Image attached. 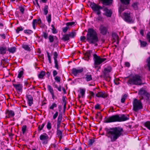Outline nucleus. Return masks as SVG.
Instances as JSON below:
<instances>
[{"mask_svg": "<svg viewBox=\"0 0 150 150\" xmlns=\"http://www.w3.org/2000/svg\"><path fill=\"white\" fill-rule=\"evenodd\" d=\"M75 23L74 22H71L67 23L66 24L67 26L66 27L63 28H62L63 32L64 33H66L69 29L70 28L71 26L74 25Z\"/></svg>", "mask_w": 150, "mask_h": 150, "instance_id": "10", "label": "nucleus"}, {"mask_svg": "<svg viewBox=\"0 0 150 150\" xmlns=\"http://www.w3.org/2000/svg\"><path fill=\"white\" fill-rule=\"evenodd\" d=\"M96 96L98 97L105 98L107 97V95L105 92H99L96 94Z\"/></svg>", "mask_w": 150, "mask_h": 150, "instance_id": "21", "label": "nucleus"}, {"mask_svg": "<svg viewBox=\"0 0 150 150\" xmlns=\"http://www.w3.org/2000/svg\"><path fill=\"white\" fill-rule=\"evenodd\" d=\"M54 80L57 82H59L60 81V78L58 76H56L55 77Z\"/></svg>", "mask_w": 150, "mask_h": 150, "instance_id": "54", "label": "nucleus"}, {"mask_svg": "<svg viewBox=\"0 0 150 150\" xmlns=\"http://www.w3.org/2000/svg\"><path fill=\"white\" fill-rule=\"evenodd\" d=\"M138 3H135L132 4V6L135 10H137L138 9Z\"/></svg>", "mask_w": 150, "mask_h": 150, "instance_id": "46", "label": "nucleus"}, {"mask_svg": "<svg viewBox=\"0 0 150 150\" xmlns=\"http://www.w3.org/2000/svg\"><path fill=\"white\" fill-rule=\"evenodd\" d=\"M57 106V104L55 103H53L49 107V108L50 109L53 110L54 108H56Z\"/></svg>", "mask_w": 150, "mask_h": 150, "instance_id": "35", "label": "nucleus"}, {"mask_svg": "<svg viewBox=\"0 0 150 150\" xmlns=\"http://www.w3.org/2000/svg\"><path fill=\"white\" fill-rule=\"evenodd\" d=\"M85 93V90L83 89H80V93L81 95V96L83 97Z\"/></svg>", "mask_w": 150, "mask_h": 150, "instance_id": "48", "label": "nucleus"}, {"mask_svg": "<svg viewBox=\"0 0 150 150\" xmlns=\"http://www.w3.org/2000/svg\"><path fill=\"white\" fill-rule=\"evenodd\" d=\"M140 42L141 45V46L143 47H145L147 45V43L146 42L142 41L141 40H140Z\"/></svg>", "mask_w": 150, "mask_h": 150, "instance_id": "43", "label": "nucleus"}, {"mask_svg": "<svg viewBox=\"0 0 150 150\" xmlns=\"http://www.w3.org/2000/svg\"><path fill=\"white\" fill-rule=\"evenodd\" d=\"M103 2V4L105 5H108L111 4L112 0H100Z\"/></svg>", "mask_w": 150, "mask_h": 150, "instance_id": "25", "label": "nucleus"}, {"mask_svg": "<svg viewBox=\"0 0 150 150\" xmlns=\"http://www.w3.org/2000/svg\"><path fill=\"white\" fill-rule=\"evenodd\" d=\"M13 86L18 91H20L22 90V86L21 84H14Z\"/></svg>", "mask_w": 150, "mask_h": 150, "instance_id": "23", "label": "nucleus"}, {"mask_svg": "<svg viewBox=\"0 0 150 150\" xmlns=\"http://www.w3.org/2000/svg\"><path fill=\"white\" fill-rule=\"evenodd\" d=\"M49 39L50 42H52L54 41V36L53 35H50L49 37Z\"/></svg>", "mask_w": 150, "mask_h": 150, "instance_id": "47", "label": "nucleus"}, {"mask_svg": "<svg viewBox=\"0 0 150 150\" xmlns=\"http://www.w3.org/2000/svg\"><path fill=\"white\" fill-rule=\"evenodd\" d=\"M26 129V127L25 126H23L22 129V131L23 134H24L25 132Z\"/></svg>", "mask_w": 150, "mask_h": 150, "instance_id": "56", "label": "nucleus"}, {"mask_svg": "<svg viewBox=\"0 0 150 150\" xmlns=\"http://www.w3.org/2000/svg\"><path fill=\"white\" fill-rule=\"evenodd\" d=\"M112 38L115 40H118V36L116 33H114L112 34Z\"/></svg>", "mask_w": 150, "mask_h": 150, "instance_id": "32", "label": "nucleus"}, {"mask_svg": "<svg viewBox=\"0 0 150 150\" xmlns=\"http://www.w3.org/2000/svg\"><path fill=\"white\" fill-rule=\"evenodd\" d=\"M139 94L140 95V96L142 97L141 99H142L143 98L144 96H147V93L145 90L141 88L139 92Z\"/></svg>", "mask_w": 150, "mask_h": 150, "instance_id": "17", "label": "nucleus"}, {"mask_svg": "<svg viewBox=\"0 0 150 150\" xmlns=\"http://www.w3.org/2000/svg\"><path fill=\"white\" fill-rule=\"evenodd\" d=\"M124 16H125V21L127 22L132 23L133 21L132 20L130 14L126 13H124Z\"/></svg>", "mask_w": 150, "mask_h": 150, "instance_id": "12", "label": "nucleus"}, {"mask_svg": "<svg viewBox=\"0 0 150 150\" xmlns=\"http://www.w3.org/2000/svg\"><path fill=\"white\" fill-rule=\"evenodd\" d=\"M83 71V68H82L79 69H77L74 68L72 70V73L74 76H76L77 75L82 72Z\"/></svg>", "mask_w": 150, "mask_h": 150, "instance_id": "11", "label": "nucleus"}, {"mask_svg": "<svg viewBox=\"0 0 150 150\" xmlns=\"http://www.w3.org/2000/svg\"><path fill=\"white\" fill-rule=\"evenodd\" d=\"M62 115L61 114H59L57 119V129L59 130L60 127L61 123L62 120Z\"/></svg>", "mask_w": 150, "mask_h": 150, "instance_id": "18", "label": "nucleus"}, {"mask_svg": "<svg viewBox=\"0 0 150 150\" xmlns=\"http://www.w3.org/2000/svg\"><path fill=\"white\" fill-rule=\"evenodd\" d=\"M127 95L126 94H124L122 97V99H121V102L122 103H124L125 100V99L127 98Z\"/></svg>", "mask_w": 150, "mask_h": 150, "instance_id": "38", "label": "nucleus"}, {"mask_svg": "<svg viewBox=\"0 0 150 150\" xmlns=\"http://www.w3.org/2000/svg\"><path fill=\"white\" fill-rule=\"evenodd\" d=\"M51 27H52V30L53 33L55 34L57 33V31L56 29L55 28L54 25H51Z\"/></svg>", "mask_w": 150, "mask_h": 150, "instance_id": "41", "label": "nucleus"}, {"mask_svg": "<svg viewBox=\"0 0 150 150\" xmlns=\"http://www.w3.org/2000/svg\"><path fill=\"white\" fill-rule=\"evenodd\" d=\"M94 64L96 65H99L106 60V58H102L96 54H93Z\"/></svg>", "mask_w": 150, "mask_h": 150, "instance_id": "8", "label": "nucleus"}, {"mask_svg": "<svg viewBox=\"0 0 150 150\" xmlns=\"http://www.w3.org/2000/svg\"><path fill=\"white\" fill-rule=\"evenodd\" d=\"M45 124V123H43L42 124V125L41 126H40V125L39 126L38 128V130L39 131L41 130L43 128Z\"/></svg>", "mask_w": 150, "mask_h": 150, "instance_id": "50", "label": "nucleus"}, {"mask_svg": "<svg viewBox=\"0 0 150 150\" xmlns=\"http://www.w3.org/2000/svg\"><path fill=\"white\" fill-rule=\"evenodd\" d=\"M120 1L123 4L121 6L120 8L119 11L120 13L122 12L125 9L127 8V6H125L124 5H126L128 4L129 3L130 0H120Z\"/></svg>", "mask_w": 150, "mask_h": 150, "instance_id": "9", "label": "nucleus"}, {"mask_svg": "<svg viewBox=\"0 0 150 150\" xmlns=\"http://www.w3.org/2000/svg\"><path fill=\"white\" fill-rule=\"evenodd\" d=\"M26 97L28 100L29 105V106H30L33 103V97L32 96L30 95H27Z\"/></svg>", "mask_w": 150, "mask_h": 150, "instance_id": "20", "label": "nucleus"}, {"mask_svg": "<svg viewBox=\"0 0 150 150\" xmlns=\"http://www.w3.org/2000/svg\"><path fill=\"white\" fill-rule=\"evenodd\" d=\"M112 70V68L110 66H108L105 68L103 71L104 78L108 81L110 80V77L109 76V73Z\"/></svg>", "mask_w": 150, "mask_h": 150, "instance_id": "6", "label": "nucleus"}, {"mask_svg": "<svg viewBox=\"0 0 150 150\" xmlns=\"http://www.w3.org/2000/svg\"><path fill=\"white\" fill-rule=\"evenodd\" d=\"M8 50L10 52L13 53L15 52L16 48L15 47H12L10 48H8Z\"/></svg>", "mask_w": 150, "mask_h": 150, "instance_id": "34", "label": "nucleus"}, {"mask_svg": "<svg viewBox=\"0 0 150 150\" xmlns=\"http://www.w3.org/2000/svg\"><path fill=\"white\" fill-rule=\"evenodd\" d=\"M128 115L126 116L124 115H122L120 116L118 115H114L105 118L104 121L106 123L123 121L128 120Z\"/></svg>", "mask_w": 150, "mask_h": 150, "instance_id": "2", "label": "nucleus"}, {"mask_svg": "<svg viewBox=\"0 0 150 150\" xmlns=\"http://www.w3.org/2000/svg\"><path fill=\"white\" fill-rule=\"evenodd\" d=\"M83 79H84L87 82L92 80V75L90 73H87L83 77Z\"/></svg>", "mask_w": 150, "mask_h": 150, "instance_id": "14", "label": "nucleus"}, {"mask_svg": "<svg viewBox=\"0 0 150 150\" xmlns=\"http://www.w3.org/2000/svg\"><path fill=\"white\" fill-rule=\"evenodd\" d=\"M6 113L7 115L6 117L8 116V117H13L14 115V112L11 110H7L6 111Z\"/></svg>", "mask_w": 150, "mask_h": 150, "instance_id": "22", "label": "nucleus"}, {"mask_svg": "<svg viewBox=\"0 0 150 150\" xmlns=\"http://www.w3.org/2000/svg\"><path fill=\"white\" fill-rule=\"evenodd\" d=\"M22 47L25 50L30 51L31 50L30 47L28 45L23 44L22 45Z\"/></svg>", "mask_w": 150, "mask_h": 150, "instance_id": "26", "label": "nucleus"}, {"mask_svg": "<svg viewBox=\"0 0 150 150\" xmlns=\"http://www.w3.org/2000/svg\"><path fill=\"white\" fill-rule=\"evenodd\" d=\"M45 75V72L43 71H42L40 72L39 74H38V77L39 78L42 79Z\"/></svg>", "mask_w": 150, "mask_h": 150, "instance_id": "33", "label": "nucleus"}, {"mask_svg": "<svg viewBox=\"0 0 150 150\" xmlns=\"http://www.w3.org/2000/svg\"><path fill=\"white\" fill-rule=\"evenodd\" d=\"M48 138V135L45 134V135H41L40 137V139L41 140H45L47 139Z\"/></svg>", "mask_w": 150, "mask_h": 150, "instance_id": "28", "label": "nucleus"}, {"mask_svg": "<svg viewBox=\"0 0 150 150\" xmlns=\"http://www.w3.org/2000/svg\"><path fill=\"white\" fill-rule=\"evenodd\" d=\"M47 88L48 91L52 96V99L54 100L55 98L57 99V97H56L54 95V91L50 85H47Z\"/></svg>", "mask_w": 150, "mask_h": 150, "instance_id": "16", "label": "nucleus"}, {"mask_svg": "<svg viewBox=\"0 0 150 150\" xmlns=\"http://www.w3.org/2000/svg\"><path fill=\"white\" fill-rule=\"evenodd\" d=\"M144 126L150 130V122L147 121L144 123Z\"/></svg>", "mask_w": 150, "mask_h": 150, "instance_id": "36", "label": "nucleus"}, {"mask_svg": "<svg viewBox=\"0 0 150 150\" xmlns=\"http://www.w3.org/2000/svg\"><path fill=\"white\" fill-rule=\"evenodd\" d=\"M86 38L87 40L91 43H95L98 41L97 33L93 28L88 29Z\"/></svg>", "mask_w": 150, "mask_h": 150, "instance_id": "3", "label": "nucleus"}, {"mask_svg": "<svg viewBox=\"0 0 150 150\" xmlns=\"http://www.w3.org/2000/svg\"><path fill=\"white\" fill-rule=\"evenodd\" d=\"M24 32L25 33H28L29 34H30L33 33L32 31L29 30H25Z\"/></svg>", "mask_w": 150, "mask_h": 150, "instance_id": "52", "label": "nucleus"}, {"mask_svg": "<svg viewBox=\"0 0 150 150\" xmlns=\"http://www.w3.org/2000/svg\"><path fill=\"white\" fill-rule=\"evenodd\" d=\"M42 23L41 20L40 19H34L33 20L32 24L33 27L34 29H35V26L37 24H38L39 25H40Z\"/></svg>", "mask_w": 150, "mask_h": 150, "instance_id": "15", "label": "nucleus"}, {"mask_svg": "<svg viewBox=\"0 0 150 150\" xmlns=\"http://www.w3.org/2000/svg\"><path fill=\"white\" fill-rule=\"evenodd\" d=\"M6 47H0V54H5L6 53Z\"/></svg>", "mask_w": 150, "mask_h": 150, "instance_id": "24", "label": "nucleus"}, {"mask_svg": "<svg viewBox=\"0 0 150 150\" xmlns=\"http://www.w3.org/2000/svg\"><path fill=\"white\" fill-rule=\"evenodd\" d=\"M58 56V54L57 52H54V57L53 58L54 60H56L57 56Z\"/></svg>", "mask_w": 150, "mask_h": 150, "instance_id": "53", "label": "nucleus"}, {"mask_svg": "<svg viewBox=\"0 0 150 150\" xmlns=\"http://www.w3.org/2000/svg\"><path fill=\"white\" fill-rule=\"evenodd\" d=\"M58 112L57 111L53 115V119H55L57 117L58 115Z\"/></svg>", "mask_w": 150, "mask_h": 150, "instance_id": "55", "label": "nucleus"}, {"mask_svg": "<svg viewBox=\"0 0 150 150\" xmlns=\"http://www.w3.org/2000/svg\"><path fill=\"white\" fill-rule=\"evenodd\" d=\"M146 37L147 39L150 42V32H149L147 33Z\"/></svg>", "mask_w": 150, "mask_h": 150, "instance_id": "60", "label": "nucleus"}, {"mask_svg": "<svg viewBox=\"0 0 150 150\" xmlns=\"http://www.w3.org/2000/svg\"><path fill=\"white\" fill-rule=\"evenodd\" d=\"M125 66L127 67H129L130 66V64L128 62H126L125 63Z\"/></svg>", "mask_w": 150, "mask_h": 150, "instance_id": "63", "label": "nucleus"}, {"mask_svg": "<svg viewBox=\"0 0 150 150\" xmlns=\"http://www.w3.org/2000/svg\"><path fill=\"white\" fill-rule=\"evenodd\" d=\"M43 36L45 39H47L48 38V34L44 32L43 33Z\"/></svg>", "mask_w": 150, "mask_h": 150, "instance_id": "59", "label": "nucleus"}, {"mask_svg": "<svg viewBox=\"0 0 150 150\" xmlns=\"http://www.w3.org/2000/svg\"><path fill=\"white\" fill-rule=\"evenodd\" d=\"M92 50H91L87 51L85 54V56L89 58L91 56V54L92 53Z\"/></svg>", "mask_w": 150, "mask_h": 150, "instance_id": "31", "label": "nucleus"}, {"mask_svg": "<svg viewBox=\"0 0 150 150\" xmlns=\"http://www.w3.org/2000/svg\"><path fill=\"white\" fill-rule=\"evenodd\" d=\"M100 106V105L98 104H97L95 106V108L96 109H99Z\"/></svg>", "mask_w": 150, "mask_h": 150, "instance_id": "64", "label": "nucleus"}, {"mask_svg": "<svg viewBox=\"0 0 150 150\" xmlns=\"http://www.w3.org/2000/svg\"><path fill=\"white\" fill-rule=\"evenodd\" d=\"M69 37L73 38L76 35V33L75 32H72L70 33L69 34Z\"/></svg>", "mask_w": 150, "mask_h": 150, "instance_id": "40", "label": "nucleus"}, {"mask_svg": "<svg viewBox=\"0 0 150 150\" xmlns=\"http://www.w3.org/2000/svg\"><path fill=\"white\" fill-rule=\"evenodd\" d=\"M57 74V72L56 70H54L53 72V75L54 77Z\"/></svg>", "mask_w": 150, "mask_h": 150, "instance_id": "61", "label": "nucleus"}, {"mask_svg": "<svg viewBox=\"0 0 150 150\" xmlns=\"http://www.w3.org/2000/svg\"><path fill=\"white\" fill-rule=\"evenodd\" d=\"M94 139H90L88 142V144L89 146H91L94 142Z\"/></svg>", "mask_w": 150, "mask_h": 150, "instance_id": "49", "label": "nucleus"}, {"mask_svg": "<svg viewBox=\"0 0 150 150\" xmlns=\"http://www.w3.org/2000/svg\"><path fill=\"white\" fill-rule=\"evenodd\" d=\"M54 62L55 64V67L57 69H58V62L57 60H54Z\"/></svg>", "mask_w": 150, "mask_h": 150, "instance_id": "58", "label": "nucleus"}, {"mask_svg": "<svg viewBox=\"0 0 150 150\" xmlns=\"http://www.w3.org/2000/svg\"><path fill=\"white\" fill-rule=\"evenodd\" d=\"M48 6H45L43 9L44 11V14L45 15H47L48 13Z\"/></svg>", "mask_w": 150, "mask_h": 150, "instance_id": "30", "label": "nucleus"}, {"mask_svg": "<svg viewBox=\"0 0 150 150\" xmlns=\"http://www.w3.org/2000/svg\"><path fill=\"white\" fill-rule=\"evenodd\" d=\"M128 84L135 85H140L142 84L141 77L137 75L131 76L129 77Z\"/></svg>", "mask_w": 150, "mask_h": 150, "instance_id": "4", "label": "nucleus"}, {"mask_svg": "<svg viewBox=\"0 0 150 150\" xmlns=\"http://www.w3.org/2000/svg\"><path fill=\"white\" fill-rule=\"evenodd\" d=\"M47 56L48 58V60H49V61L50 63H51V58L50 56V55L49 53L47 52Z\"/></svg>", "mask_w": 150, "mask_h": 150, "instance_id": "57", "label": "nucleus"}, {"mask_svg": "<svg viewBox=\"0 0 150 150\" xmlns=\"http://www.w3.org/2000/svg\"><path fill=\"white\" fill-rule=\"evenodd\" d=\"M47 128L49 130L51 128V125L50 122L49 121L48 122L47 125Z\"/></svg>", "mask_w": 150, "mask_h": 150, "instance_id": "51", "label": "nucleus"}, {"mask_svg": "<svg viewBox=\"0 0 150 150\" xmlns=\"http://www.w3.org/2000/svg\"><path fill=\"white\" fill-rule=\"evenodd\" d=\"M90 6L93 10L97 15H99L100 14V10L102 9V8L101 6L94 3H91Z\"/></svg>", "mask_w": 150, "mask_h": 150, "instance_id": "7", "label": "nucleus"}, {"mask_svg": "<svg viewBox=\"0 0 150 150\" xmlns=\"http://www.w3.org/2000/svg\"><path fill=\"white\" fill-rule=\"evenodd\" d=\"M86 37L84 36H81L80 38V40L82 41H84Z\"/></svg>", "mask_w": 150, "mask_h": 150, "instance_id": "62", "label": "nucleus"}, {"mask_svg": "<svg viewBox=\"0 0 150 150\" xmlns=\"http://www.w3.org/2000/svg\"><path fill=\"white\" fill-rule=\"evenodd\" d=\"M103 18L100 15H98L97 17H96L94 18V20L95 21H103Z\"/></svg>", "mask_w": 150, "mask_h": 150, "instance_id": "29", "label": "nucleus"}, {"mask_svg": "<svg viewBox=\"0 0 150 150\" xmlns=\"http://www.w3.org/2000/svg\"><path fill=\"white\" fill-rule=\"evenodd\" d=\"M100 30L101 33L104 35H105L107 32V28L104 26H101L100 28Z\"/></svg>", "mask_w": 150, "mask_h": 150, "instance_id": "19", "label": "nucleus"}, {"mask_svg": "<svg viewBox=\"0 0 150 150\" xmlns=\"http://www.w3.org/2000/svg\"><path fill=\"white\" fill-rule=\"evenodd\" d=\"M23 30V29L22 27L21 26H20L17 28L16 30V32L17 33H18L19 31H22Z\"/></svg>", "mask_w": 150, "mask_h": 150, "instance_id": "44", "label": "nucleus"}, {"mask_svg": "<svg viewBox=\"0 0 150 150\" xmlns=\"http://www.w3.org/2000/svg\"><path fill=\"white\" fill-rule=\"evenodd\" d=\"M69 34H66L63 35L62 39L65 41L69 40Z\"/></svg>", "mask_w": 150, "mask_h": 150, "instance_id": "27", "label": "nucleus"}, {"mask_svg": "<svg viewBox=\"0 0 150 150\" xmlns=\"http://www.w3.org/2000/svg\"><path fill=\"white\" fill-rule=\"evenodd\" d=\"M57 134L58 135V137L60 138V139H61L62 138V131L59 129L57 130Z\"/></svg>", "mask_w": 150, "mask_h": 150, "instance_id": "45", "label": "nucleus"}, {"mask_svg": "<svg viewBox=\"0 0 150 150\" xmlns=\"http://www.w3.org/2000/svg\"><path fill=\"white\" fill-rule=\"evenodd\" d=\"M103 10L104 12V13H103L104 15L108 17H111L112 12L109 9L107 8H103Z\"/></svg>", "mask_w": 150, "mask_h": 150, "instance_id": "13", "label": "nucleus"}, {"mask_svg": "<svg viewBox=\"0 0 150 150\" xmlns=\"http://www.w3.org/2000/svg\"><path fill=\"white\" fill-rule=\"evenodd\" d=\"M133 109L135 111H137L142 108V103L140 100L135 99L133 102Z\"/></svg>", "mask_w": 150, "mask_h": 150, "instance_id": "5", "label": "nucleus"}, {"mask_svg": "<svg viewBox=\"0 0 150 150\" xmlns=\"http://www.w3.org/2000/svg\"><path fill=\"white\" fill-rule=\"evenodd\" d=\"M47 20L49 23H50L51 21V14H49L46 16Z\"/></svg>", "mask_w": 150, "mask_h": 150, "instance_id": "39", "label": "nucleus"}, {"mask_svg": "<svg viewBox=\"0 0 150 150\" xmlns=\"http://www.w3.org/2000/svg\"><path fill=\"white\" fill-rule=\"evenodd\" d=\"M23 71H19L18 75V77L19 78H20L23 75Z\"/></svg>", "mask_w": 150, "mask_h": 150, "instance_id": "42", "label": "nucleus"}, {"mask_svg": "<svg viewBox=\"0 0 150 150\" xmlns=\"http://www.w3.org/2000/svg\"><path fill=\"white\" fill-rule=\"evenodd\" d=\"M146 62L148 69L150 71V56L147 59Z\"/></svg>", "mask_w": 150, "mask_h": 150, "instance_id": "37", "label": "nucleus"}, {"mask_svg": "<svg viewBox=\"0 0 150 150\" xmlns=\"http://www.w3.org/2000/svg\"><path fill=\"white\" fill-rule=\"evenodd\" d=\"M106 136L110 139L111 141L114 142L121 136L123 135L122 128L118 127L106 129Z\"/></svg>", "mask_w": 150, "mask_h": 150, "instance_id": "1", "label": "nucleus"}]
</instances>
